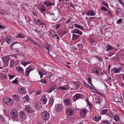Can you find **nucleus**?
Listing matches in <instances>:
<instances>
[{"label": "nucleus", "instance_id": "f257e3e1", "mask_svg": "<svg viewBox=\"0 0 124 124\" xmlns=\"http://www.w3.org/2000/svg\"><path fill=\"white\" fill-rule=\"evenodd\" d=\"M10 115L11 117L14 120H16L17 121L18 118L17 112L16 111V109H12Z\"/></svg>", "mask_w": 124, "mask_h": 124}, {"label": "nucleus", "instance_id": "f03ea898", "mask_svg": "<svg viewBox=\"0 0 124 124\" xmlns=\"http://www.w3.org/2000/svg\"><path fill=\"white\" fill-rule=\"evenodd\" d=\"M3 101L5 103L9 106L11 105L14 102L13 100L9 98H4Z\"/></svg>", "mask_w": 124, "mask_h": 124}, {"label": "nucleus", "instance_id": "7ed1b4c3", "mask_svg": "<svg viewBox=\"0 0 124 124\" xmlns=\"http://www.w3.org/2000/svg\"><path fill=\"white\" fill-rule=\"evenodd\" d=\"M42 116L44 120H47L49 118L50 115L49 113L47 111H44L42 113Z\"/></svg>", "mask_w": 124, "mask_h": 124}, {"label": "nucleus", "instance_id": "20e7f679", "mask_svg": "<svg viewBox=\"0 0 124 124\" xmlns=\"http://www.w3.org/2000/svg\"><path fill=\"white\" fill-rule=\"evenodd\" d=\"M2 59L5 63V65L3 66V67H6L8 65V62L10 59V58L8 56H7L3 57Z\"/></svg>", "mask_w": 124, "mask_h": 124}, {"label": "nucleus", "instance_id": "39448f33", "mask_svg": "<svg viewBox=\"0 0 124 124\" xmlns=\"http://www.w3.org/2000/svg\"><path fill=\"white\" fill-rule=\"evenodd\" d=\"M38 8L39 11L42 14H44L46 10V8L44 6L41 4L39 5Z\"/></svg>", "mask_w": 124, "mask_h": 124}, {"label": "nucleus", "instance_id": "423d86ee", "mask_svg": "<svg viewBox=\"0 0 124 124\" xmlns=\"http://www.w3.org/2000/svg\"><path fill=\"white\" fill-rule=\"evenodd\" d=\"M66 113L68 116L73 115L74 113L73 109L70 108H68L67 109Z\"/></svg>", "mask_w": 124, "mask_h": 124}, {"label": "nucleus", "instance_id": "0eeeda50", "mask_svg": "<svg viewBox=\"0 0 124 124\" xmlns=\"http://www.w3.org/2000/svg\"><path fill=\"white\" fill-rule=\"evenodd\" d=\"M92 71L93 73L97 75H99L100 72V68L98 67H94L92 69Z\"/></svg>", "mask_w": 124, "mask_h": 124}, {"label": "nucleus", "instance_id": "6e6552de", "mask_svg": "<svg viewBox=\"0 0 124 124\" xmlns=\"http://www.w3.org/2000/svg\"><path fill=\"white\" fill-rule=\"evenodd\" d=\"M63 108L62 105L61 104H56L55 106V109L56 111H60Z\"/></svg>", "mask_w": 124, "mask_h": 124}, {"label": "nucleus", "instance_id": "1a4fd4ad", "mask_svg": "<svg viewBox=\"0 0 124 124\" xmlns=\"http://www.w3.org/2000/svg\"><path fill=\"white\" fill-rule=\"evenodd\" d=\"M82 98V95L79 93H77L75 94L73 98V100L74 101H75L78 99Z\"/></svg>", "mask_w": 124, "mask_h": 124}, {"label": "nucleus", "instance_id": "9d476101", "mask_svg": "<svg viewBox=\"0 0 124 124\" xmlns=\"http://www.w3.org/2000/svg\"><path fill=\"white\" fill-rule=\"evenodd\" d=\"M19 116L21 118L25 119L27 118V116L24 111H21L19 113Z\"/></svg>", "mask_w": 124, "mask_h": 124}, {"label": "nucleus", "instance_id": "9b49d317", "mask_svg": "<svg viewBox=\"0 0 124 124\" xmlns=\"http://www.w3.org/2000/svg\"><path fill=\"white\" fill-rule=\"evenodd\" d=\"M16 70L17 71L22 74L24 73V71L23 68L20 66L17 67L16 68Z\"/></svg>", "mask_w": 124, "mask_h": 124}, {"label": "nucleus", "instance_id": "f8f14e48", "mask_svg": "<svg viewBox=\"0 0 124 124\" xmlns=\"http://www.w3.org/2000/svg\"><path fill=\"white\" fill-rule=\"evenodd\" d=\"M59 88L61 90H67L70 88V87L69 85H65L63 86H59Z\"/></svg>", "mask_w": 124, "mask_h": 124}, {"label": "nucleus", "instance_id": "ddd939ff", "mask_svg": "<svg viewBox=\"0 0 124 124\" xmlns=\"http://www.w3.org/2000/svg\"><path fill=\"white\" fill-rule=\"evenodd\" d=\"M86 14L88 16H93L95 15V13L93 10H90L86 12Z\"/></svg>", "mask_w": 124, "mask_h": 124}, {"label": "nucleus", "instance_id": "4468645a", "mask_svg": "<svg viewBox=\"0 0 124 124\" xmlns=\"http://www.w3.org/2000/svg\"><path fill=\"white\" fill-rule=\"evenodd\" d=\"M33 70V69L30 66L27 68L25 70V74L27 76H28L30 72Z\"/></svg>", "mask_w": 124, "mask_h": 124}, {"label": "nucleus", "instance_id": "2eb2a0df", "mask_svg": "<svg viewBox=\"0 0 124 124\" xmlns=\"http://www.w3.org/2000/svg\"><path fill=\"white\" fill-rule=\"evenodd\" d=\"M87 111L85 109H82L81 110L80 115L83 117H84L86 116Z\"/></svg>", "mask_w": 124, "mask_h": 124}, {"label": "nucleus", "instance_id": "dca6fc26", "mask_svg": "<svg viewBox=\"0 0 124 124\" xmlns=\"http://www.w3.org/2000/svg\"><path fill=\"white\" fill-rule=\"evenodd\" d=\"M121 70V69L120 68H117L116 67L113 68L112 70L113 72L115 73H119Z\"/></svg>", "mask_w": 124, "mask_h": 124}, {"label": "nucleus", "instance_id": "f3484780", "mask_svg": "<svg viewBox=\"0 0 124 124\" xmlns=\"http://www.w3.org/2000/svg\"><path fill=\"white\" fill-rule=\"evenodd\" d=\"M106 51H112L114 49V48L112 46H111L110 44H107L106 46Z\"/></svg>", "mask_w": 124, "mask_h": 124}, {"label": "nucleus", "instance_id": "a211bd4d", "mask_svg": "<svg viewBox=\"0 0 124 124\" xmlns=\"http://www.w3.org/2000/svg\"><path fill=\"white\" fill-rule=\"evenodd\" d=\"M47 101V99L46 98L45 95H44L42 97L40 100V101L42 104H46Z\"/></svg>", "mask_w": 124, "mask_h": 124}, {"label": "nucleus", "instance_id": "6ab92c4d", "mask_svg": "<svg viewBox=\"0 0 124 124\" xmlns=\"http://www.w3.org/2000/svg\"><path fill=\"white\" fill-rule=\"evenodd\" d=\"M64 102L65 106H70V103L69 99H67L64 100Z\"/></svg>", "mask_w": 124, "mask_h": 124}, {"label": "nucleus", "instance_id": "aec40b11", "mask_svg": "<svg viewBox=\"0 0 124 124\" xmlns=\"http://www.w3.org/2000/svg\"><path fill=\"white\" fill-rule=\"evenodd\" d=\"M80 83L79 82H75L74 85V88L76 89H79V86H80Z\"/></svg>", "mask_w": 124, "mask_h": 124}, {"label": "nucleus", "instance_id": "412c9836", "mask_svg": "<svg viewBox=\"0 0 124 124\" xmlns=\"http://www.w3.org/2000/svg\"><path fill=\"white\" fill-rule=\"evenodd\" d=\"M72 32L73 33H77L80 35H82L83 34V32L82 31L77 29L74 30L72 31Z\"/></svg>", "mask_w": 124, "mask_h": 124}, {"label": "nucleus", "instance_id": "4be33fe9", "mask_svg": "<svg viewBox=\"0 0 124 124\" xmlns=\"http://www.w3.org/2000/svg\"><path fill=\"white\" fill-rule=\"evenodd\" d=\"M12 97L16 101H18L20 100L19 96L17 95L14 94L12 96Z\"/></svg>", "mask_w": 124, "mask_h": 124}, {"label": "nucleus", "instance_id": "5701e85b", "mask_svg": "<svg viewBox=\"0 0 124 124\" xmlns=\"http://www.w3.org/2000/svg\"><path fill=\"white\" fill-rule=\"evenodd\" d=\"M43 4L45 5L47 7H50L52 5H54V4L48 1H45L43 3Z\"/></svg>", "mask_w": 124, "mask_h": 124}, {"label": "nucleus", "instance_id": "b1692460", "mask_svg": "<svg viewBox=\"0 0 124 124\" xmlns=\"http://www.w3.org/2000/svg\"><path fill=\"white\" fill-rule=\"evenodd\" d=\"M31 107L29 106L26 105L25 107V110L27 112H29L31 110Z\"/></svg>", "mask_w": 124, "mask_h": 124}, {"label": "nucleus", "instance_id": "393cba45", "mask_svg": "<svg viewBox=\"0 0 124 124\" xmlns=\"http://www.w3.org/2000/svg\"><path fill=\"white\" fill-rule=\"evenodd\" d=\"M46 49L48 50L49 52L51 51L52 50V48L49 44H47L46 46Z\"/></svg>", "mask_w": 124, "mask_h": 124}, {"label": "nucleus", "instance_id": "a878e982", "mask_svg": "<svg viewBox=\"0 0 124 124\" xmlns=\"http://www.w3.org/2000/svg\"><path fill=\"white\" fill-rule=\"evenodd\" d=\"M17 38H24V36L23 33H19L17 34Z\"/></svg>", "mask_w": 124, "mask_h": 124}, {"label": "nucleus", "instance_id": "bb28decb", "mask_svg": "<svg viewBox=\"0 0 124 124\" xmlns=\"http://www.w3.org/2000/svg\"><path fill=\"white\" fill-rule=\"evenodd\" d=\"M30 99L29 96L27 95L23 97V100L25 102H27L29 101Z\"/></svg>", "mask_w": 124, "mask_h": 124}, {"label": "nucleus", "instance_id": "cd10ccee", "mask_svg": "<svg viewBox=\"0 0 124 124\" xmlns=\"http://www.w3.org/2000/svg\"><path fill=\"white\" fill-rule=\"evenodd\" d=\"M103 101V100L101 98H99L97 99L96 101V103H99V104H100L101 102H102Z\"/></svg>", "mask_w": 124, "mask_h": 124}, {"label": "nucleus", "instance_id": "c85d7f7f", "mask_svg": "<svg viewBox=\"0 0 124 124\" xmlns=\"http://www.w3.org/2000/svg\"><path fill=\"white\" fill-rule=\"evenodd\" d=\"M72 39L73 40H75L79 37V35H77L75 34H72Z\"/></svg>", "mask_w": 124, "mask_h": 124}, {"label": "nucleus", "instance_id": "c756f323", "mask_svg": "<svg viewBox=\"0 0 124 124\" xmlns=\"http://www.w3.org/2000/svg\"><path fill=\"white\" fill-rule=\"evenodd\" d=\"M57 86L55 85H54L52 87L48 90V92L49 93H51L52 91L54 90L56 88Z\"/></svg>", "mask_w": 124, "mask_h": 124}, {"label": "nucleus", "instance_id": "7c9ffc66", "mask_svg": "<svg viewBox=\"0 0 124 124\" xmlns=\"http://www.w3.org/2000/svg\"><path fill=\"white\" fill-rule=\"evenodd\" d=\"M74 26L76 28H77L78 29H80L82 30H84V27L83 26H80L79 25L77 24H74Z\"/></svg>", "mask_w": 124, "mask_h": 124}, {"label": "nucleus", "instance_id": "2f4dec72", "mask_svg": "<svg viewBox=\"0 0 124 124\" xmlns=\"http://www.w3.org/2000/svg\"><path fill=\"white\" fill-rule=\"evenodd\" d=\"M114 118L116 122H118L119 120V117L117 115H114Z\"/></svg>", "mask_w": 124, "mask_h": 124}, {"label": "nucleus", "instance_id": "473e14b6", "mask_svg": "<svg viewBox=\"0 0 124 124\" xmlns=\"http://www.w3.org/2000/svg\"><path fill=\"white\" fill-rule=\"evenodd\" d=\"M101 116H96L93 118V120L94 121L96 122H98L99 120L101 119Z\"/></svg>", "mask_w": 124, "mask_h": 124}, {"label": "nucleus", "instance_id": "72a5a7b5", "mask_svg": "<svg viewBox=\"0 0 124 124\" xmlns=\"http://www.w3.org/2000/svg\"><path fill=\"white\" fill-rule=\"evenodd\" d=\"M108 110V109H105L101 110L100 111L101 114L102 115L106 114Z\"/></svg>", "mask_w": 124, "mask_h": 124}, {"label": "nucleus", "instance_id": "f704fd0d", "mask_svg": "<svg viewBox=\"0 0 124 124\" xmlns=\"http://www.w3.org/2000/svg\"><path fill=\"white\" fill-rule=\"evenodd\" d=\"M18 91L21 93L24 94L25 93V92L24 90V88H20L18 89Z\"/></svg>", "mask_w": 124, "mask_h": 124}, {"label": "nucleus", "instance_id": "c9c22d12", "mask_svg": "<svg viewBox=\"0 0 124 124\" xmlns=\"http://www.w3.org/2000/svg\"><path fill=\"white\" fill-rule=\"evenodd\" d=\"M54 100L53 98H50L49 101V105L50 106H52L54 103Z\"/></svg>", "mask_w": 124, "mask_h": 124}, {"label": "nucleus", "instance_id": "e433bc0d", "mask_svg": "<svg viewBox=\"0 0 124 124\" xmlns=\"http://www.w3.org/2000/svg\"><path fill=\"white\" fill-rule=\"evenodd\" d=\"M28 40L29 41H31L33 43L34 45H36V46H38L39 44L38 43H36L35 41L33 40H32V39L31 38H28Z\"/></svg>", "mask_w": 124, "mask_h": 124}, {"label": "nucleus", "instance_id": "4c0bfd02", "mask_svg": "<svg viewBox=\"0 0 124 124\" xmlns=\"http://www.w3.org/2000/svg\"><path fill=\"white\" fill-rule=\"evenodd\" d=\"M35 23L36 24L38 25H39L41 24V23H43V22H41L40 20L39 19H37V20H35Z\"/></svg>", "mask_w": 124, "mask_h": 124}, {"label": "nucleus", "instance_id": "58836bf2", "mask_svg": "<svg viewBox=\"0 0 124 124\" xmlns=\"http://www.w3.org/2000/svg\"><path fill=\"white\" fill-rule=\"evenodd\" d=\"M56 33L53 30H51L49 31V35L51 36L52 37Z\"/></svg>", "mask_w": 124, "mask_h": 124}, {"label": "nucleus", "instance_id": "ea45409f", "mask_svg": "<svg viewBox=\"0 0 124 124\" xmlns=\"http://www.w3.org/2000/svg\"><path fill=\"white\" fill-rule=\"evenodd\" d=\"M90 89L93 92L95 93H98V92L93 87H91Z\"/></svg>", "mask_w": 124, "mask_h": 124}, {"label": "nucleus", "instance_id": "a19ab883", "mask_svg": "<svg viewBox=\"0 0 124 124\" xmlns=\"http://www.w3.org/2000/svg\"><path fill=\"white\" fill-rule=\"evenodd\" d=\"M6 41L8 44H9L11 42V39L8 37H6Z\"/></svg>", "mask_w": 124, "mask_h": 124}, {"label": "nucleus", "instance_id": "79ce46f5", "mask_svg": "<svg viewBox=\"0 0 124 124\" xmlns=\"http://www.w3.org/2000/svg\"><path fill=\"white\" fill-rule=\"evenodd\" d=\"M15 62L13 60H10V67L11 68L13 67Z\"/></svg>", "mask_w": 124, "mask_h": 124}, {"label": "nucleus", "instance_id": "37998d69", "mask_svg": "<svg viewBox=\"0 0 124 124\" xmlns=\"http://www.w3.org/2000/svg\"><path fill=\"white\" fill-rule=\"evenodd\" d=\"M38 73L39 75L40 76V78H41L43 77V75L42 73H43L42 71L40 70H39L38 71Z\"/></svg>", "mask_w": 124, "mask_h": 124}, {"label": "nucleus", "instance_id": "c03bdc74", "mask_svg": "<svg viewBox=\"0 0 124 124\" xmlns=\"http://www.w3.org/2000/svg\"><path fill=\"white\" fill-rule=\"evenodd\" d=\"M88 82L89 84H90L92 86L94 87L92 83L91 79L90 78H88Z\"/></svg>", "mask_w": 124, "mask_h": 124}, {"label": "nucleus", "instance_id": "a18cd8bd", "mask_svg": "<svg viewBox=\"0 0 124 124\" xmlns=\"http://www.w3.org/2000/svg\"><path fill=\"white\" fill-rule=\"evenodd\" d=\"M52 37L53 38H56L57 39H58L59 38V37L58 36V35L56 33L55 34L53 35V36H52Z\"/></svg>", "mask_w": 124, "mask_h": 124}, {"label": "nucleus", "instance_id": "49530a36", "mask_svg": "<svg viewBox=\"0 0 124 124\" xmlns=\"http://www.w3.org/2000/svg\"><path fill=\"white\" fill-rule=\"evenodd\" d=\"M101 10L104 11H107L108 10V9L103 6H102L101 7Z\"/></svg>", "mask_w": 124, "mask_h": 124}, {"label": "nucleus", "instance_id": "de8ad7c7", "mask_svg": "<svg viewBox=\"0 0 124 124\" xmlns=\"http://www.w3.org/2000/svg\"><path fill=\"white\" fill-rule=\"evenodd\" d=\"M18 81L17 78H16L13 81L12 83L13 84H18Z\"/></svg>", "mask_w": 124, "mask_h": 124}, {"label": "nucleus", "instance_id": "09e8293b", "mask_svg": "<svg viewBox=\"0 0 124 124\" xmlns=\"http://www.w3.org/2000/svg\"><path fill=\"white\" fill-rule=\"evenodd\" d=\"M102 3L103 5L107 7L108 8V4L105 1H102Z\"/></svg>", "mask_w": 124, "mask_h": 124}, {"label": "nucleus", "instance_id": "8fccbe9b", "mask_svg": "<svg viewBox=\"0 0 124 124\" xmlns=\"http://www.w3.org/2000/svg\"><path fill=\"white\" fill-rule=\"evenodd\" d=\"M107 115L110 118H112L113 117V115L111 112L108 113Z\"/></svg>", "mask_w": 124, "mask_h": 124}, {"label": "nucleus", "instance_id": "3c124183", "mask_svg": "<svg viewBox=\"0 0 124 124\" xmlns=\"http://www.w3.org/2000/svg\"><path fill=\"white\" fill-rule=\"evenodd\" d=\"M121 9L118 8L116 9V13L117 15H118V13L121 11Z\"/></svg>", "mask_w": 124, "mask_h": 124}, {"label": "nucleus", "instance_id": "603ef678", "mask_svg": "<svg viewBox=\"0 0 124 124\" xmlns=\"http://www.w3.org/2000/svg\"><path fill=\"white\" fill-rule=\"evenodd\" d=\"M87 106H88V107L89 109H91L92 108V106L91 104V103L89 102L87 103Z\"/></svg>", "mask_w": 124, "mask_h": 124}, {"label": "nucleus", "instance_id": "864d4df0", "mask_svg": "<svg viewBox=\"0 0 124 124\" xmlns=\"http://www.w3.org/2000/svg\"><path fill=\"white\" fill-rule=\"evenodd\" d=\"M39 82L42 83L43 84H45L46 83V80L45 79H43L41 80Z\"/></svg>", "mask_w": 124, "mask_h": 124}, {"label": "nucleus", "instance_id": "5fc2aeb1", "mask_svg": "<svg viewBox=\"0 0 124 124\" xmlns=\"http://www.w3.org/2000/svg\"><path fill=\"white\" fill-rule=\"evenodd\" d=\"M41 92L42 91H41L39 90L35 94L37 95H38L41 94Z\"/></svg>", "mask_w": 124, "mask_h": 124}, {"label": "nucleus", "instance_id": "6e6d98bb", "mask_svg": "<svg viewBox=\"0 0 124 124\" xmlns=\"http://www.w3.org/2000/svg\"><path fill=\"white\" fill-rule=\"evenodd\" d=\"M103 124H110L109 122L108 121H104L103 122Z\"/></svg>", "mask_w": 124, "mask_h": 124}, {"label": "nucleus", "instance_id": "4d7b16f0", "mask_svg": "<svg viewBox=\"0 0 124 124\" xmlns=\"http://www.w3.org/2000/svg\"><path fill=\"white\" fill-rule=\"evenodd\" d=\"M21 63L22 65H24V66H25L28 64L27 62L25 61L22 62Z\"/></svg>", "mask_w": 124, "mask_h": 124}, {"label": "nucleus", "instance_id": "13d9d810", "mask_svg": "<svg viewBox=\"0 0 124 124\" xmlns=\"http://www.w3.org/2000/svg\"><path fill=\"white\" fill-rule=\"evenodd\" d=\"M9 79H12L14 77H15V76L14 75H8Z\"/></svg>", "mask_w": 124, "mask_h": 124}, {"label": "nucleus", "instance_id": "bf43d9fd", "mask_svg": "<svg viewBox=\"0 0 124 124\" xmlns=\"http://www.w3.org/2000/svg\"><path fill=\"white\" fill-rule=\"evenodd\" d=\"M123 21V20L121 18H120L119 20H117V23L119 24V23H121Z\"/></svg>", "mask_w": 124, "mask_h": 124}, {"label": "nucleus", "instance_id": "052dcab7", "mask_svg": "<svg viewBox=\"0 0 124 124\" xmlns=\"http://www.w3.org/2000/svg\"><path fill=\"white\" fill-rule=\"evenodd\" d=\"M84 84L86 87H87L89 88H90L91 87L85 82L84 83Z\"/></svg>", "mask_w": 124, "mask_h": 124}, {"label": "nucleus", "instance_id": "680f3d73", "mask_svg": "<svg viewBox=\"0 0 124 124\" xmlns=\"http://www.w3.org/2000/svg\"><path fill=\"white\" fill-rule=\"evenodd\" d=\"M61 26V24H58L56 25V29H58Z\"/></svg>", "mask_w": 124, "mask_h": 124}, {"label": "nucleus", "instance_id": "e2e57ef3", "mask_svg": "<svg viewBox=\"0 0 124 124\" xmlns=\"http://www.w3.org/2000/svg\"><path fill=\"white\" fill-rule=\"evenodd\" d=\"M33 30L34 31V32H37L38 34V35H39V33L40 32L39 31L37 30Z\"/></svg>", "mask_w": 124, "mask_h": 124}, {"label": "nucleus", "instance_id": "0e129e2a", "mask_svg": "<svg viewBox=\"0 0 124 124\" xmlns=\"http://www.w3.org/2000/svg\"><path fill=\"white\" fill-rule=\"evenodd\" d=\"M5 75L4 74L0 73V77L1 78H3L4 77Z\"/></svg>", "mask_w": 124, "mask_h": 124}, {"label": "nucleus", "instance_id": "69168bd1", "mask_svg": "<svg viewBox=\"0 0 124 124\" xmlns=\"http://www.w3.org/2000/svg\"><path fill=\"white\" fill-rule=\"evenodd\" d=\"M39 26L40 28H44L45 26V25H44L43 23H41L39 25Z\"/></svg>", "mask_w": 124, "mask_h": 124}, {"label": "nucleus", "instance_id": "338daca9", "mask_svg": "<svg viewBox=\"0 0 124 124\" xmlns=\"http://www.w3.org/2000/svg\"><path fill=\"white\" fill-rule=\"evenodd\" d=\"M108 14L110 16H112L111 12V11L108 10Z\"/></svg>", "mask_w": 124, "mask_h": 124}, {"label": "nucleus", "instance_id": "774afa93", "mask_svg": "<svg viewBox=\"0 0 124 124\" xmlns=\"http://www.w3.org/2000/svg\"><path fill=\"white\" fill-rule=\"evenodd\" d=\"M15 52H16L18 53H20L19 50L18 49V48H16L15 49Z\"/></svg>", "mask_w": 124, "mask_h": 124}]
</instances>
